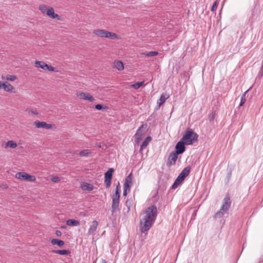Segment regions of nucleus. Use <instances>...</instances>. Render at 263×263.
<instances>
[{
    "label": "nucleus",
    "instance_id": "obj_1",
    "mask_svg": "<svg viewBox=\"0 0 263 263\" xmlns=\"http://www.w3.org/2000/svg\"><path fill=\"white\" fill-rule=\"evenodd\" d=\"M157 215V208L153 205L146 209L140 216L139 229L142 233L148 231L154 224Z\"/></svg>",
    "mask_w": 263,
    "mask_h": 263
},
{
    "label": "nucleus",
    "instance_id": "obj_2",
    "mask_svg": "<svg viewBox=\"0 0 263 263\" xmlns=\"http://www.w3.org/2000/svg\"><path fill=\"white\" fill-rule=\"evenodd\" d=\"M198 135L192 129H188L181 138L186 145H191L198 141Z\"/></svg>",
    "mask_w": 263,
    "mask_h": 263
},
{
    "label": "nucleus",
    "instance_id": "obj_3",
    "mask_svg": "<svg viewBox=\"0 0 263 263\" xmlns=\"http://www.w3.org/2000/svg\"><path fill=\"white\" fill-rule=\"evenodd\" d=\"M121 188L119 184L116 188L115 193L112 196L111 212L112 213L119 210Z\"/></svg>",
    "mask_w": 263,
    "mask_h": 263
},
{
    "label": "nucleus",
    "instance_id": "obj_4",
    "mask_svg": "<svg viewBox=\"0 0 263 263\" xmlns=\"http://www.w3.org/2000/svg\"><path fill=\"white\" fill-rule=\"evenodd\" d=\"M231 200L229 196H226L223 199V203L218 212L215 214L216 218H220L223 216L224 214L226 213L231 206Z\"/></svg>",
    "mask_w": 263,
    "mask_h": 263
},
{
    "label": "nucleus",
    "instance_id": "obj_5",
    "mask_svg": "<svg viewBox=\"0 0 263 263\" xmlns=\"http://www.w3.org/2000/svg\"><path fill=\"white\" fill-rule=\"evenodd\" d=\"M190 167L187 166L185 167L176 179L174 183L172 186L173 189H175L180 183L189 175L190 172Z\"/></svg>",
    "mask_w": 263,
    "mask_h": 263
},
{
    "label": "nucleus",
    "instance_id": "obj_6",
    "mask_svg": "<svg viewBox=\"0 0 263 263\" xmlns=\"http://www.w3.org/2000/svg\"><path fill=\"white\" fill-rule=\"evenodd\" d=\"M15 178L22 180H27L30 182L35 181L36 178L33 175L28 174L25 172H18L15 174Z\"/></svg>",
    "mask_w": 263,
    "mask_h": 263
},
{
    "label": "nucleus",
    "instance_id": "obj_7",
    "mask_svg": "<svg viewBox=\"0 0 263 263\" xmlns=\"http://www.w3.org/2000/svg\"><path fill=\"white\" fill-rule=\"evenodd\" d=\"M114 171V169L112 168H110L108 170V171L105 173V183L106 187L108 188L111 184V179L112 173Z\"/></svg>",
    "mask_w": 263,
    "mask_h": 263
},
{
    "label": "nucleus",
    "instance_id": "obj_8",
    "mask_svg": "<svg viewBox=\"0 0 263 263\" xmlns=\"http://www.w3.org/2000/svg\"><path fill=\"white\" fill-rule=\"evenodd\" d=\"M76 95L80 99L87 100L91 102H92L95 101L94 98L90 94L87 92H77Z\"/></svg>",
    "mask_w": 263,
    "mask_h": 263
},
{
    "label": "nucleus",
    "instance_id": "obj_9",
    "mask_svg": "<svg viewBox=\"0 0 263 263\" xmlns=\"http://www.w3.org/2000/svg\"><path fill=\"white\" fill-rule=\"evenodd\" d=\"M186 144L184 141H179L176 145V151H175L178 154H182L185 150L184 145Z\"/></svg>",
    "mask_w": 263,
    "mask_h": 263
},
{
    "label": "nucleus",
    "instance_id": "obj_10",
    "mask_svg": "<svg viewBox=\"0 0 263 263\" xmlns=\"http://www.w3.org/2000/svg\"><path fill=\"white\" fill-rule=\"evenodd\" d=\"M34 125L37 128H45V129H50L52 128V125L48 124L45 122L36 121L34 122Z\"/></svg>",
    "mask_w": 263,
    "mask_h": 263
},
{
    "label": "nucleus",
    "instance_id": "obj_11",
    "mask_svg": "<svg viewBox=\"0 0 263 263\" xmlns=\"http://www.w3.org/2000/svg\"><path fill=\"white\" fill-rule=\"evenodd\" d=\"M46 15L51 18L56 19L59 21L61 20V17L59 14L55 13L54 12V9L50 7L49 9H48V11H47Z\"/></svg>",
    "mask_w": 263,
    "mask_h": 263
},
{
    "label": "nucleus",
    "instance_id": "obj_12",
    "mask_svg": "<svg viewBox=\"0 0 263 263\" xmlns=\"http://www.w3.org/2000/svg\"><path fill=\"white\" fill-rule=\"evenodd\" d=\"M178 155L175 152H173L170 154L167 162L168 166L175 164L178 158Z\"/></svg>",
    "mask_w": 263,
    "mask_h": 263
},
{
    "label": "nucleus",
    "instance_id": "obj_13",
    "mask_svg": "<svg viewBox=\"0 0 263 263\" xmlns=\"http://www.w3.org/2000/svg\"><path fill=\"white\" fill-rule=\"evenodd\" d=\"M98 226V222L96 220L91 222L88 230V234L93 235Z\"/></svg>",
    "mask_w": 263,
    "mask_h": 263
},
{
    "label": "nucleus",
    "instance_id": "obj_14",
    "mask_svg": "<svg viewBox=\"0 0 263 263\" xmlns=\"http://www.w3.org/2000/svg\"><path fill=\"white\" fill-rule=\"evenodd\" d=\"M143 126V125H142L137 130L135 134V140L137 143H138L143 137V133L142 131Z\"/></svg>",
    "mask_w": 263,
    "mask_h": 263
},
{
    "label": "nucleus",
    "instance_id": "obj_15",
    "mask_svg": "<svg viewBox=\"0 0 263 263\" xmlns=\"http://www.w3.org/2000/svg\"><path fill=\"white\" fill-rule=\"evenodd\" d=\"M17 146V143L13 140H9L7 142L2 144V146L5 149H7L8 148H15Z\"/></svg>",
    "mask_w": 263,
    "mask_h": 263
},
{
    "label": "nucleus",
    "instance_id": "obj_16",
    "mask_svg": "<svg viewBox=\"0 0 263 263\" xmlns=\"http://www.w3.org/2000/svg\"><path fill=\"white\" fill-rule=\"evenodd\" d=\"M106 32L107 30L100 29H94L92 31L93 34L100 37H105Z\"/></svg>",
    "mask_w": 263,
    "mask_h": 263
},
{
    "label": "nucleus",
    "instance_id": "obj_17",
    "mask_svg": "<svg viewBox=\"0 0 263 263\" xmlns=\"http://www.w3.org/2000/svg\"><path fill=\"white\" fill-rule=\"evenodd\" d=\"M133 184V175L130 173L125 178L123 186L130 188Z\"/></svg>",
    "mask_w": 263,
    "mask_h": 263
},
{
    "label": "nucleus",
    "instance_id": "obj_18",
    "mask_svg": "<svg viewBox=\"0 0 263 263\" xmlns=\"http://www.w3.org/2000/svg\"><path fill=\"white\" fill-rule=\"evenodd\" d=\"M170 96L166 94L163 93L161 95L160 98L157 101V104L159 107H160L169 98Z\"/></svg>",
    "mask_w": 263,
    "mask_h": 263
},
{
    "label": "nucleus",
    "instance_id": "obj_19",
    "mask_svg": "<svg viewBox=\"0 0 263 263\" xmlns=\"http://www.w3.org/2000/svg\"><path fill=\"white\" fill-rule=\"evenodd\" d=\"M2 88H3L6 91L9 92H12L14 89V87L11 84L3 82L2 83Z\"/></svg>",
    "mask_w": 263,
    "mask_h": 263
},
{
    "label": "nucleus",
    "instance_id": "obj_20",
    "mask_svg": "<svg viewBox=\"0 0 263 263\" xmlns=\"http://www.w3.org/2000/svg\"><path fill=\"white\" fill-rule=\"evenodd\" d=\"M81 187L83 191H92L94 189V186L92 184L87 183L83 182L81 184Z\"/></svg>",
    "mask_w": 263,
    "mask_h": 263
},
{
    "label": "nucleus",
    "instance_id": "obj_21",
    "mask_svg": "<svg viewBox=\"0 0 263 263\" xmlns=\"http://www.w3.org/2000/svg\"><path fill=\"white\" fill-rule=\"evenodd\" d=\"M105 38L110 40L120 39V37L115 33L107 31Z\"/></svg>",
    "mask_w": 263,
    "mask_h": 263
},
{
    "label": "nucleus",
    "instance_id": "obj_22",
    "mask_svg": "<svg viewBox=\"0 0 263 263\" xmlns=\"http://www.w3.org/2000/svg\"><path fill=\"white\" fill-rule=\"evenodd\" d=\"M47 65L43 61H36L35 62V66L37 68H41L44 70H46V68L47 67Z\"/></svg>",
    "mask_w": 263,
    "mask_h": 263
},
{
    "label": "nucleus",
    "instance_id": "obj_23",
    "mask_svg": "<svg viewBox=\"0 0 263 263\" xmlns=\"http://www.w3.org/2000/svg\"><path fill=\"white\" fill-rule=\"evenodd\" d=\"M114 67L118 70L121 71L124 69V66L122 62L120 61H116L114 63Z\"/></svg>",
    "mask_w": 263,
    "mask_h": 263
},
{
    "label": "nucleus",
    "instance_id": "obj_24",
    "mask_svg": "<svg viewBox=\"0 0 263 263\" xmlns=\"http://www.w3.org/2000/svg\"><path fill=\"white\" fill-rule=\"evenodd\" d=\"M152 138L150 136H148L144 140V141L142 142V144L141 145L140 151L141 152L142 150L146 148L148 143L151 142Z\"/></svg>",
    "mask_w": 263,
    "mask_h": 263
},
{
    "label": "nucleus",
    "instance_id": "obj_25",
    "mask_svg": "<svg viewBox=\"0 0 263 263\" xmlns=\"http://www.w3.org/2000/svg\"><path fill=\"white\" fill-rule=\"evenodd\" d=\"M51 243L53 245H58L59 247H62L65 242L64 241L58 239H52L51 240Z\"/></svg>",
    "mask_w": 263,
    "mask_h": 263
},
{
    "label": "nucleus",
    "instance_id": "obj_26",
    "mask_svg": "<svg viewBox=\"0 0 263 263\" xmlns=\"http://www.w3.org/2000/svg\"><path fill=\"white\" fill-rule=\"evenodd\" d=\"M66 224L69 226H78L80 225V222L75 219H69L67 220Z\"/></svg>",
    "mask_w": 263,
    "mask_h": 263
},
{
    "label": "nucleus",
    "instance_id": "obj_27",
    "mask_svg": "<svg viewBox=\"0 0 263 263\" xmlns=\"http://www.w3.org/2000/svg\"><path fill=\"white\" fill-rule=\"evenodd\" d=\"M52 252L62 255H68L70 254V252L67 250H53Z\"/></svg>",
    "mask_w": 263,
    "mask_h": 263
},
{
    "label": "nucleus",
    "instance_id": "obj_28",
    "mask_svg": "<svg viewBox=\"0 0 263 263\" xmlns=\"http://www.w3.org/2000/svg\"><path fill=\"white\" fill-rule=\"evenodd\" d=\"M50 7V6L42 4L39 6V10L42 12V13L47 14V11H48V9H49Z\"/></svg>",
    "mask_w": 263,
    "mask_h": 263
},
{
    "label": "nucleus",
    "instance_id": "obj_29",
    "mask_svg": "<svg viewBox=\"0 0 263 263\" xmlns=\"http://www.w3.org/2000/svg\"><path fill=\"white\" fill-rule=\"evenodd\" d=\"M142 54L145 55L146 57H154L158 54V52L157 51H149L147 52H143L142 53Z\"/></svg>",
    "mask_w": 263,
    "mask_h": 263
},
{
    "label": "nucleus",
    "instance_id": "obj_30",
    "mask_svg": "<svg viewBox=\"0 0 263 263\" xmlns=\"http://www.w3.org/2000/svg\"><path fill=\"white\" fill-rule=\"evenodd\" d=\"M90 154V151L88 149H85L79 152V155L82 157H87Z\"/></svg>",
    "mask_w": 263,
    "mask_h": 263
},
{
    "label": "nucleus",
    "instance_id": "obj_31",
    "mask_svg": "<svg viewBox=\"0 0 263 263\" xmlns=\"http://www.w3.org/2000/svg\"><path fill=\"white\" fill-rule=\"evenodd\" d=\"M26 111L29 115H37L39 114L38 111L36 109H33L32 108H27Z\"/></svg>",
    "mask_w": 263,
    "mask_h": 263
},
{
    "label": "nucleus",
    "instance_id": "obj_32",
    "mask_svg": "<svg viewBox=\"0 0 263 263\" xmlns=\"http://www.w3.org/2000/svg\"><path fill=\"white\" fill-rule=\"evenodd\" d=\"M249 90L246 91L243 93V95L241 96V100H240V104H239V106H242L245 102H246V93Z\"/></svg>",
    "mask_w": 263,
    "mask_h": 263
},
{
    "label": "nucleus",
    "instance_id": "obj_33",
    "mask_svg": "<svg viewBox=\"0 0 263 263\" xmlns=\"http://www.w3.org/2000/svg\"><path fill=\"white\" fill-rule=\"evenodd\" d=\"M144 83V81L137 82L132 85V87L135 88V89H137L139 88L141 86H142Z\"/></svg>",
    "mask_w": 263,
    "mask_h": 263
},
{
    "label": "nucleus",
    "instance_id": "obj_34",
    "mask_svg": "<svg viewBox=\"0 0 263 263\" xmlns=\"http://www.w3.org/2000/svg\"><path fill=\"white\" fill-rule=\"evenodd\" d=\"M5 79H6V80H8V81H15L16 80L17 77L14 75L8 74L5 77Z\"/></svg>",
    "mask_w": 263,
    "mask_h": 263
},
{
    "label": "nucleus",
    "instance_id": "obj_35",
    "mask_svg": "<svg viewBox=\"0 0 263 263\" xmlns=\"http://www.w3.org/2000/svg\"><path fill=\"white\" fill-rule=\"evenodd\" d=\"M46 70H48L49 71H57V70H55V68L54 67L50 66V65H47V67L46 68Z\"/></svg>",
    "mask_w": 263,
    "mask_h": 263
},
{
    "label": "nucleus",
    "instance_id": "obj_36",
    "mask_svg": "<svg viewBox=\"0 0 263 263\" xmlns=\"http://www.w3.org/2000/svg\"><path fill=\"white\" fill-rule=\"evenodd\" d=\"M95 108L97 109V110H102V109H105L106 107H104L101 104H97L95 105Z\"/></svg>",
    "mask_w": 263,
    "mask_h": 263
},
{
    "label": "nucleus",
    "instance_id": "obj_37",
    "mask_svg": "<svg viewBox=\"0 0 263 263\" xmlns=\"http://www.w3.org/2000/svg\"><path fill=\"white\" fill-rule=\"evenodd\" d=\"M51 180L54 183H57L60 181V179L58 177H54L51 178Z\"/></svg>",
    "mask_w": 263,
    "mask_h": 263
},
{
    "label": "nucleus",
    "instance_id": "obj_38",
    "mask_svg": "<svg viewBox=\"0 0 263 263\" xmlns=\"http://www.w3.org/2000/svg\"><path fill=\"white\" fill-rule=\"evenodd\" d=\"M129 189L128 187H125L123 186V196H126L127 195V191H129Z\"/></svg>",
    "mask_w": 263,
    "mask_h": 263
},
{
    "label": "nucleus",
    "instance_id": "obj_39",
    "mask_svg": "<svg viewBox=\"0 0 263 263\" xmlns=\"http://www.w3.org/2000/svg\"><path fill=\"white\" fill-rule=\"evenodd\" d=\"M126 205L127 206L128 211L130 210V202L128 200H126L125 202Z\"/></svg>",
    "mask_w": 263,
    "mask_h": 263
},
{
    "label": "nucleus",
    "instance_id": "obj_40",
    "mask_svg": "<svg viewBox=\"0 0 263 263\" xmlns=\"http://www.w3.org/2000/svg\"><path fill=\"white\" fill-rule=\"evenodd\" d=\"M217 6H218V3H217V2H215L213 4V6H212V11H214V8H217Z\"/></svg>",
    "mask_w": 263,
    "mask_h": 263
},
{
    "label": "nucleus",
    "instance_id": "obj_41",
    "mask_svg": "<svg viewBox=\"0 0 263 263\" xmlns=\"http://www.w3.org/2000/svg\"><path fill=\"white\" fill-rule=\"evenodd\" d=\"M55 233L57 236H61L62 235V232L59 230H57Z\"/></svg>",
    "mask_w": 263,
    "mask_h": 263
},
{
    "label": "nucleus",
    "instance_id": "obj_42",
    "mask_svg": "<svg viewBox=\"0 0 263 263\" xmlns=\"http://www.w3.org/2000/svg\"><path fill=\"white\" fill-rule=\"evenodd\" d=\"M101 263H107V262L106 261V260H104V259H102V262H101Z\"/></svg>",
    "mask_w": 263,
    "mask_h": 263
},
{
    "label": "nucleus",
    "instance_id": "obj_43",
    "mask_svg": "<svg viewBox=\"0 0 263 263\" xmlns=\"http://www.w3.org/2000/svg\"><path fill=\"white\" fill-rule=\"evenodd\" d=\"M2 82L0 81V89L2 88Z\"/></svg>",
    "mask_w": 263,
    "mask_h": 263
},
{
    "label": "nucleus",
    "instance_id": "obj_44",
    "mask_svg": "<svg viewBox=\"0 0 263 263\" xmlns=\"http://www.w3.org/2000/svg\"><path fill=\"white\" fill-rule=\"evenodd\" d=\"M2 78L3 80H5V79L6 80L5 77H4L3 76H2Z\"/></svg>",
    "mask_w": 263,
    "mask_h": 263
}]
</instances>
